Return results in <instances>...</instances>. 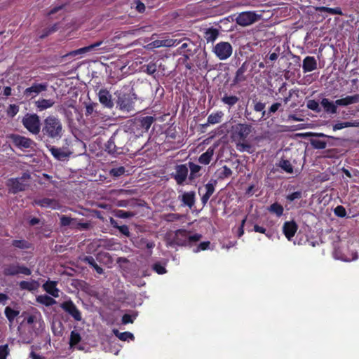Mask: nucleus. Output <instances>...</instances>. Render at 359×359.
Masks as SVG:
<instances>
[{"label":"nucleus","mask_w":359,"mask_h":359,"mask_svg":"<svg viewBox=\"0 0 359 359\" xmlns=\"http://www.w3.org/2000/svg\"><path fill=\"white\" fill-rule=\"evenodd\" d=\"M348 127H359V121H354L353 122L347 121L343 123H338L333 126V130H337Z\"/></svg>","instance_id":"obj_40"},{"label":"nucleus","mask_w":359,"mask_h":359,"mask_svg":"<svg viewBox=\"0 0 359 359\" xmlns=\"http://www.w3.org/2000/svg\"><path fill=\"white\" fill-rule=\"evenodd\" d=\"M55 102L53 99L40 98L34 102V105L39 111H44L51 108Z\"/></svg>","instance_id":"obj_28"},{"label":"nucleus","mask_w":359,"mask_h":359,"mask_svg":"<svg viewBox=\"0 0 359 359\" xmlns=\"http://www.w3.org/2000/svg\"><path fill=\"white\" fill-rule=\"evenodd\" d=\"M204 39L207 43H213L219 36V31L218 29L210 27L203 29Z\"/></svg>","instance_id":"obj_26"},{"label":"nucleus","mask_w":359,"mask_h":359,"mask_svg":"<svg viewBox=\"0 0 359 359\" xmlns=\"http://www.w3.org/2000/svg\"><path fill=\"white\" fill-rule=\"evenodd\" d=\"M173 242L177 245H187L188 244V231L184 229H178L175 233Z\"/></svg>","instance_id":"obj_23"},{"label":"nucleus","mask_w":359,"mask_h":359,"mask_svg":"<svg viewBox=\"0 0 359 359\" xmlns=\"http://www.w3.org/2000/svg\"><path fill=\"white\" fill-rule=\"evenodd\" d=\"M221 101L223 104L231 108L239 101V97L236 95H231L225 93L221 98Z\"/></svg>","instance_id":"obj_33"},{"label":"nucleus","mask_w":359,"mask_h":359,"mask_svg":"<svg viewBox=\"0 0 359 359\" xmlns=\"http://www.w3.org/2000/svg\"><path fill=\"white\" fill-rule=\"evenodd\" d=\"M182 43L181 40L173 39H165L161 40H155L151 42L148 46L151 48H156L160 47H173Z\"/></svg>","instance_id":"obj_15"},{"label":"nucleus","mask_w":359,"mask_h":359,"mask_svg":"<svg viewBox=\"0 0 359 359\" xmlns=\"http://www.w3.org/2000/svg\"><path fill=\"white\" fill-rule=\"evenodd\" d=\"M175 174L173 175L175 180L178 184H182L187 179L188 168L186 165H177L175 167Z\"/></svg>","instance_id":"obj_20"},{"label":"nucleus","mask_w":359,"mask_h":359,"mask_svg":"<svg viewBox=\"0 0 359 359\" xmlns=\"http://www.w3.org/2000/svg\"><path fill=\"white\" fill-rule=\"evenodd\" d=\"M48 148L53 156L58 161H67L72 154V151L67 147H56L49 145Z\"/></svg>","instance_id":"obj_10"},{"label":"nucleus","mask_w":359,"mask_h":359,"mask_svg":"<svg viewBox=\"0 0 359 359\" xmlns=\"http://www.w3.org/2000/svg\"><path fill=\"white\" fill-rule=\"evenodd\" d=\"M60 307L68 314H69L75 320L81 321L82 319L81 312L76 308L72 301L64 302L60 304Z\"/></svg>","instance_id":"obj_11"},{"label":"nucleus","mask_w":359,"mask_h":359,"mask_svg":"<svg viewBox=\"0 0 359 359\" xmlns=\"http://www.w3.org/2000/svg\"><path fill=\"white\" fill-rule=\"evenodd\" d=\"M117 97L116 104L118 109L125 112L134 111V100L130 93H123L121 90H117L115 93Z\"/></svg>","instance_id":"obj_4"},{"label":"nucleus","mask_w":359,"mask_h":359,"mask_svg":"<svg viewBox=\"0 0 359 359\" xmlns=\"http://www.w3.org/2000/svg\"><path fill=\"white\" fill-rule=\"evenodd\" d=\"M5 316L8 320L10 323H13L14 319L19 315V311H16L11 308L10 306H6L4 310Z\"/></svg>","instance_id":"obj_39"},{"label":"nucleus","mask_w":359,"mask_h":359,"mask_svg":"<svg viewBox=\"0 0 359 359\" xmlns=\"http://www.w3.org/2000/svg\"><path fill=\"white\" fill-rule=\"evenodd\" d=\"M114 334L121 340L122 341H126L128 339H133L134 336L131 332H120L116 330H114Z\"/></svg>","instance_id":"obj_47"},{"label":"nucleus","mask_w":359,"mask_h":359,"mask_svg":"<svg viewBox=\"0 0 359 359\" xmlns=\"http://www.w3.org/2000/svg\"><path fill=\"white\" fill-rule=\"evenodd\" d=\"M215 153V147H210L205 152L202 154L198 158V162L203 165H208L210 163V161Z\"/></svg>","instance_id":"obj_30"},{"label":"nucleus","mask_w":359,"mask_h":359,"mask_svg":"<svg viewBox=\"0 0 359 359\" xmlns=\"http://www.w3.org/2000/svg\"><path fill=\"white\" fill-rule=\"evenodd\" d=\"M103 43H104L103 41H100L95 42L90 46H85V47L79 48L77 50L70 51L63 55L57 57L56 58V61L58 63H63V62L68 63L70 62L69 60V59H71L74 57H76L79 55L86 54V53H88L89 51H92V50H95L97 47L100 46Z\"/></svg>","instance_id":"obj_3"},{"label":"nucleus","mask_w":359,"mask_h":359,"mask_svg":"<svg viewBox=\"0 0 359 359\" xmlns=\"http://www.w3.org/2000/svg\"><path fill=\"white\" fill-rule=\"evenodd\" d=\"M34 204L41 208H49L55 210L60 208L59 203L57 200L49 198L34 199Z\"/></svg>","instance_id":"obj_18"},{"label":"nucleus","mask_w":359,"mask_h":359,"mask_svg":"<svg viewBox=\"0 0 359 359\" xmlns=\"http://www.w3.org/2000/svg\"><path fill=\"white\" fill-rule=\"evenodd\" d=\"M48 88L47 83L34 82L30 87L23 91V96L26 99L32 100L39 95L41 93L46 91Z\"/></svg>","instance_id":"obj_8"},{"label":"nucleus","mask_w":359,"mask_h":359,"mask_svg":"<svg viewBox=\"0 0 359 359\" xmlns=\"http://www.w3.org/2000/svg\"><path fill=\"white\" fill-rule=\"evenodd\" d=\"M260 15L253 11L241 13L236 18V23L241 26L245 27L257 22Z\"/></svg>","instance_id":"obj_9"},{"label":"nucleus","mask_w":359,"mask_h":359,"mask_svg":"<svg viewBox=\"0 0 359 359\" xmlns=\"http://www.w3.org/2000/svg\"><path fill=\"white\" fill-rule=\"evenodd\" d=\"M30 179L29 172H24L20 177L9 179L6 183L9 192L15 194L25 191L30 185Z\"/></svg>","instance_id":"obj_2"},{"label":"nucleus","mask_w":359,"mask_h":359,"mask_svg":"<svg viewBox=\"0 0 359 359\" xmlns=\"http://www.w3.org/2000/svg\"><path fill=\"white\" fill-rule=\"evenodd\" d=\"M302 68L304 72H309L317 68L316 60L311 56L306 57L303 60Z\"/></svg>","instance_id":"obj_29"},{"label":"nucleus","mask_w":359,"mask_h":359,"mask_svg":"<svg viewBox=\"0 0 359 359\" xmlns=\"http://www.w3.org/2000/svg\"><path fill=\"white\" fill-rule=\"evenodd\" d=\"M64 133L63 126L61 120L54 115L48 116L43 122L42 134L53 140H60Z\"/></svg>","instance_id":"obj_1"},{"label":"nucleus","mask_w":359,"mask_h":359,"mask_svg":"<svg viewBox=\"0 0 359 359\" xmlns=\"http://www.w3.org/2000/svg\"><path fill=\"white\" fill-rule=\"evenodd\" d=\"M268 210L276 215L278 217H280L283 214V207L278 203H274L268 208Z\"/></svg>","instance_id":"obj_42"},{"label":"nucleus","mask_w":359,"mask_h":359,"mask_svg":"<svg viewBox=\"0 0 359 359\" xmlns=\"http://www.w3.org/2000/svg\"><path fill=\"white\" fill-rule=\"evenodd\" d=\"M19 111V107L16 104H10L7 109V114L11 117H14Z\"/></svg>","instance_id":"obj_58"},{"label":"nucleus","mask_w":359,"mask_h":359,"mask_svg":"<svg viewBox=\"0 0 359 359\" xmlns=\"http://www.w3.org/2000/svg\"><path fill=\"white\" fill-rule=\"evenodd\" d=\"M180 40L183 43L181 45V46L177 50V54L187 53L189 55H194L196 53V45L191 40H190L189 39H183Z\"/></svg>","instance_id":"obj_13"},{"label":"nucleus","mask_w":359,"mask_h":359,"mask_svg":"<svg viewBox=\"0 0 359 359\" xmlns=\"http://www.w3.org/2000/svg\"><path fill=\"white\" fill-rule=\"evenodd\" d=\"M81 340V335L79 332L75 330L71 332L70 339H69V346L70 347H74L77 345Z\"/></svg>","instance_id":"obj_44"},{"label":"nucleus","mask_w":359,"mask_h":359,"mask_svg":"<svg viewBox=\"0 0 359 359\" xmlns=\"http://www.w3.org/2000/svg\"><path fill=\"white\" fill-rule=\"evenodd\" d=\"M105 151L111 154H121V151H118L114 141V138L111 136L105 144Z\"/></svg>","instance_id":"obj_34"},{"label":"nucleus","mask_w":359,"mask_h":359,"mask_svg":"<svg viewBox=\"0 0 359 359\" xmlns=\"http://www.w3.org/2000/svg\"><path fill=\"white\" fill-rule=\"evenodd\" d=\"M317 10L320 12H327L328 13L331 15H343L342 11L340 8L336 7V8H327V7H319L317 8Z\"/></svg>","instance_id":"obj_46"},{"label":"nucleus","mask_w":359,"mask_h":359,"mask_svg":"<svg viewBox=\"0 0 359 359\" xmlns=\"http://www.w3.org/2000/svg\"><path fill=\"white\" fill-rule=\"evenodd\" d=\"M152 269L158 274H164L166 273V269L165 266L161 264L160 263H155L154 264H153Z\"/></svg>","instance_id":"obj_59"},{"label":"nucleus","mask_w":359,"mask_h":359,"mask_svg":"<svg viewBox=\"0 0 359 359\" xmlns=\"http://www.w3.org/2000/svg\"><path fill=\"white\" fill-rule=\"evenodd\" d=\"M86 104V112L85 115L86 116L92 115L93 113L97 114V111L96 108L98 107V104L96 102H90L88 104L85 103Z\"/></svg>","instance_id":"obj_48"},{"label":"nucleus","mask_w":359,"mask_h":359,"mask_svg":"<svg viewBox=\"0 0 359 359\" xmlns=\"http://www.w3.org/2000/svg\"><path fill=\"white\" fill-rule=\"evenodd\" d=\"M302 197V192L300 191L293 192L286 196V199L289 201H293L297 199H300Z\"/></svg>","instance_id":"obj_60"},{"label":"nucleus","mask_w":359,"mask_h":359,"mask_svg":"<svg viewBox=\"0 0 359 359\" xmlns=\"http://www.w3.org/2000/svg\"><path fill=\"white\" fill-rule=\"evenodd\" d=\"M90 226V224L89 222H75L74 226L79 229H88Z\"/></svg>","instance_id":"obj_64"},{"label":"nucleus","mask_w":359,"mask_h":359,"mask_svg":"<svg viewBox=\"0 0 359 359\" xmlns=\"http://www.w3.org/2000/svg\"><path fill=\"white\" fill-rule=\"evenodd\" d=\"M199 60L197 62L196 65L199 69H207L208 67V60L206 58V53L204 52L201 55H198L197 56Z\"/></svg>","instance_id":"obj_50"},{"label":"nucleus","mask_w":359,"mask_h":359,"mask_svg":"<svg viewBox=\"0 0 359 359\" xmlns=\"http://www.w3.org/2000/svg\"><path fill=\"white\" fill-rule=\"evenodd\" d=\"M311 144L315 149H323L327 146V143L325 141L317 139L311 140Z\"/></svg>","instance_id":"obj_55"},{"label":"nucleus","mask_w":359,"mask_h":359,"mask_svg":"<svg viewBox=\"0 0 359 359\" xmlns=\"http://www.w3.org/2000/svg\"><path fill=\"white\" fill-rule=\"evenodd\" d=\"M135 215V213L132 212H128L122 210H118L116 212V216L119 218H128L132 217Z\"/></svg>","instance_id":"obj_56"},{"label":"nucleus","mask_w":359,"mask_h":359,"mask_svg":"<svg viewBox=\"0 0 359 359\" xmlns=\"http://www.w3.org/2000/svg\"><path fill=\"white\" fill-rule=\"evenodd\" d=\"M10 350L8 344L0 346V359H6V357L9 355Z\"/></svg>","instance_id":"obj_57"},{"label":"nucleus","mask_w":359,"mask_h":359,"mask_svg":"<svg viewBox=\"0 0 359 359\" xmlns=\"http://www.w3.org/2000/svg\"><path fill=\"white\" fill-rule=\"evenodd\" d=\"M183 215L176 213H170L165 215V219L168 222H175L180 219Z\"/></svg>","instance_id":"obj_62"},{"label":"nucleus","mask_w":359,"mask_h":359,"mask_svg":"<svg viewBox=\"0 0 359 359\" xmlns=\"http://www.w3.org/2000/svg\"><path fill=\"white\" fill-rule=\"evenodd\" d=\"M125 172H126L125 168L123 166H120L118 168H112L109 171V174L113 177H120V176L124 175Z\"/></svg>","instance_id":"obj_54"},{"label":"nucleus","mask_w":359,"mask_h":359,"mask_svg":"<svg viewBox=\"0 0 359 359\" xmlns=\"http://www.w3.org/2000/svg\"><path fill=\"white\" fill-rule=\"evenodd\" d=\"M190 178L194 179L197 176L198 172L201 170V167L197 164L189 162Z\"/></svg>","instance_id":"obj_51"},{"label":"nucleus","mask_w":359,"mask_h":359,"mask_svg":"<svg viewBox=\"0 0 359 359\" xmlns=\"http://www.w3.org/2000/svg\"><path fill=\"white\" fill-rule=\"evenodd\" d=\"M359 102V95H348L344 98H341L336 100V104L338 106H347L351 104H355Z\"/></svg>","instance_id":"obj_31"},{"label":"nucleus","mask_w":359,"mask_h":359,"mask_svg":"<svg viewBox=\"0 0 359 359\" xmlns=\"http://www.w3.org/2000/svg\"><path fill=\"white\" fill-rule=\"evenodd\" d=\"M143 72L149 75L154 74L157 71V65L154 62H150L149 63L142 66Z\"/></svg>","instance_id":"obj_45"},{"label":"nucleus","mask_w":359,"mask_h":359,"mask_svg":"<svg viewBox=\"0 0 359 359\" xmlns=\"http://www.w3.org/2000/svg\"><path fill=\"white\" fill-rule=\"evenodd\" d=\"M334 214L340 217H344L346 215V211L342 205H338L334 209Z\"/></svg>","instance_id":"obj_63"},{"label":"nucleus","mask_w":359,"mask_h":359,"mask_svg":"<svg viewBox=\"0 0 359 359\" xmlns=\"http://www.w3.org/2000/svg\"><path fill=\"white\" fill-rule=\"evenodd\" d=\"M278 166L289 174L293 173V166L288 160L281 159L278 163Z\"/></svg>","instance_id":"obj_41"},{"label":"nucleus","mask_w":359,"mask_h":359,"mask_svg":"<svg viewBox=\"0 0 359 359\" xmlns=\"http://www.w3.org/2000/svg\"><path fill=\"white\" fill-rule=\"evenodd\" d=\"M248 65L249 63L245 61L242 64L241 67L237 69L235 77L233 79V85H236L246 80L245 73L248 70Z\"/></svg>","instance_id":"obj_24"},{"label":"nucleus","mask_w":359,"mask_h":359,"mask_svg":"<svg viewBox=\"0 0 359 359\" xmlns=\"http://www.w3.org/2000/svg\"><path fill=\"white\" fill-rule=\"evenodd\" d=\"M12 245L21 250L29 249L31 247V244L25 240H13Z\"/></svg>","instance_id":"obj_43"},{"label":"nucleus","mask_w":359,"mask_h":359,"mask_svg":"<svg viewBox=\"0 0 359 359\" xmlns=\"http://www.w3.org/2000/svg\"><path fill=\"white\" fill-rule=\"evenodd\" d=\"M12 139L14 144L21 149L32 148L35 144L31 139L19 135H13Z\"/></svg>","instance_id":"obj_16"},{"label":"nucleus","mask_w":359,"mask_h":359,"mask_svg":"<svg viewBox=\"0 0 359 359\" xmlns=\"http://www.w3.org/2000/svg\"><path fill=\"white\" fill-rule=\"evenodd\" d=\"M212 52L219 60H225L232 55L233 47L229 42L221 41L213 47Z\"/></svg>","instance_id":"obj_6"},{"label":"nucleus","mask_w":359,"mask_h":359,"mask_svg":"<svg viewBox=\"0 0 359 359\" xmlns=\"http://www.w3.org/2000/svg\"><path fill=\"white\" fill-rule=\"evenodd\" d=\"M216 184V180H211L205 185V193L201 197V202L203 206L206 205L209 198L215 192V187Z\"/></svg>","instance_id":"obj_25"},{"label":"nucleus","mask_w":359,"mask_h":359,"mask_svg":"<svg viewBox=\"0 0 359 359\" xmlns=\"http://www.w3.org/2000/svg\"><path fill=\"white\" fill-rule=\"evenodd\" d=\"M83 262L88 264L94 268L96 272L99 274L103 273V269L100 267L95 262V259L92 256H86L83 258Z\"/></svg>","instance_id":"obj_38"},{"label":"nucleus","mask_w":359,"mask_h":359,"mask_svg":"<svg viewBox=\"0 0 359 359\" xmlns=\"http://www.w3.org/2000/svg\"><path fill=\"white\" fill-rule=\"evenodd\" d=\"M178 199L181 201L182 206L192 208L195 204L196 194L194 191L184 192L178 196Z\"/></svg>","instance_id":"obj_19"},{"label":"nucleus","mask_w":359,"mask_h":359,"mask_svg":"<svg viewBox=\"0 0 359 359\" xmlns=\"http://www.w3.org/2000/svg\"><path fill=\"white\" fill-rule=\"evenodd\" d=\"M236 149L241 152H248L252 154L254 151L252 149V146L250 144L244 142H238L236 144Z\"/></svg>","instance_id":"obj_49"},{"label":"nucleus","mask_w":359,"mask_h":359,"mask_svg":"<svg viewBox=\"0 0 359 359\" xmlns=\"http://www.w3.org/2000/svg\"><path fill=\"white\" fill-rule=\"evenodd\" d=\"M39 285L36 281L32 280L31 281L22 280L19 283V287L21 290H26L28 291L35 290Z\"/></svg>","instance_id":"obj_35"},{"label":"nucleus","mask_w":359,"mask_h":359,"mask_svg":"<svg viewBox=\"0 0 359 359\" xmlns=\"http://www.w3.org/2000/svg\"><path fill=\"white\" fill-rule=\"evenodd\" d=\"M36 299L38 303L43 304L46 306H49L56 304V301L53 298L46 294L39 295L38 297H36Z\"/></svg>","instance_id":"obj_37"},{"label":"nucleus","mask_w":359,"mask_h":359,"mask_svg":"<svg viewBox=\"0 0 359 359\" xmlns=\"http://www.w3.org/2000/svg\"><path fill=\"white\" fill-rule=\"evenodd\" d=\"M306 106L309 109L313 110L316 112L319 113L321 111V109L319 106L318 102L314 100H309L307 102Z\"/></svg>","instance_id":"obj_53"},{"label":"nucleus","mask_w":359,"mask_h":359,"mask_svg":"<svg viewBox=\"0 0 359 359\" xmlns=\"http://www.w3.org/2000/svg\"><path fill=\"white\" fill-rule=\"evenodd\" d=\"M223 116L224 113L221 111L210 114L208 117V122L205 126L220 123Z\"/></svg>","instance_id":"obj_36"},{"label":"nucleus","mask_w":359,"mask_h":359,"mask_svg":"<svg viewBox=\"0 0 359 359\" xmlns=\"http://www.w3.org/2000/svg\"><path fill=\"white\" fill-rule=\"evenodd\" d=\"M98 99L100 102L106 108L111 109L114 107L112 96L109 91L106 88H102L98 92Z\"/></svg>","instance_id":"obj_14"},{"label":"nucleus","mask_w":359,"mask_h":359,"mask_svg":"<svg viewBox=\"0 0 359 359\" xmlns=\"http://www.w3.org/2000/svg\"><path fill=\"white\" fill-rule=\"evenodd\" d=\"M236 134L241 140H245L252 132V126L249 124L239 123L233 127Z\"/></svg>","instance_id":"obj_21"},{"label":"nucleus","mask_w":359,"mask_h":359,"mask_svg":"<svg viewBox=\"0 0 359 359\" xmlns=\"http://www.w3.org/2000/svg\"><path fill=\"white\" fill-rule=\"evenodd\" d=\"M265 108V104L262 103L261 102H257L254 106V109L256 111H262V118H264L266 111L264 110Z\"/></svg>","instance_id":"obj_61"},{"label":"nucleus","mask_w":359,"mask_h":359,"mask_svg":"<svg viewBox=\"0 0 359 359\" xmlns=\"http://www.w3.org/2000/svg\"><path fill=\"white\" fill-rule=\"evenodd\" d=\"M24 127L31 133L37 135L40 132L39 116L36 114H27L22 120Z\"/></svg>","instance_id":"obj_5"},{"label":"nucleus","mask_w":359,"mask_h":359,"mask_svg":"<svg viewBox=\"0 0 359 359\" xmlns=\"http://www.w3.org/2000/svg\"><path fill=\"white\" fill-rule=\"evenodd\" d=\"M297 229L298 226L294 221L285 222L283 226V233L288 240L294 236Z\"/></svg>","instance_id":"obj_22"},{"label":"nucleus","mask_w":359,"mask_h":359,"mask_svg":"<svg viewBox=\"0 0 359 359\" xmlns=\"http://www.w3.org/2000/svg\"><path fill=\"white\" fill-rule=\"evenodd\" d=\"M60 219L61 226H66L72 225L73 226H74V224L76 222L75 219H72L66 215H62Z\"/></svg>","instance_id":"obj_52"},{"label":"nucleus","mask_w":359,"mask_h":359,"mask_svg":"<svg viewBox=\"0 0 359 359\" xmlns=\"http://www.w3.org/2000/svg\"><path fill=\"white\" fill-rule=\"evenodd\" d=\"M3 273L5 276H13L18 274L29 276L32 271L27 266L20 265L18 263H12L4 266Z\"/></svg>","instance_id":"obj_7"},{"label":"nucleus","mask_w":359,"mask_h":359,"mask_svg":"<svg viewBox=\"0 0 359 359\" xmlns=\"http://www.w3.org/2000/svg\"><path fill=\"white\" fill-rule=\"evenodd\" d=\"M43 289L50 295L54 297H57L59 296V290L56 287V283L53 281H49L43 284Z\"/></svg>","instance_id":"obj_32"},{"label":"nucleus","mask_w":359,"mask_h":359,"mask_svg":"<svg viewBox=\"0 0 359 359\" xmlns=\"http://www.w3.org/2000/svg\"><path fill=\"white\" fill-rule=\"evenodd\" d=\"M112 136L114 138L116 148H118V151H121L122 153L123 149L125 147L129 140L128 133L126 131L116 130Z\"/></svg>","instance_id":"obj_12"},{"label":"nucleus","mask_w":359,"mask_h":359,"mask_svg":"<svg viewBox=\"0 0 359 359\" xmlns=\"http://www.w3.org/2000/svg\"><path fill=\"white\" fill-rule=\"evenodd\" d=\"M320 104L327 114H334L337 112L338 105L336 104V101L332 102L327 98H323Z\"/></svg>","instance_id":"obj_27"},{"label":"nucleus","mask_w":359,"mask_h":359,"mask_svg":"<svg viewBox=\"0 0 359 359\" xmlns=\"http://www.w3.org/2000/svg\"><path fill=\"white\" fill-rule=\"evenodd\" d=\"M154 120L153 116H147L136 118L135 123L137 127L142 130V133H146L149 130Z\"/></svg>","instance_id":"obj_17"}]
</instances>
